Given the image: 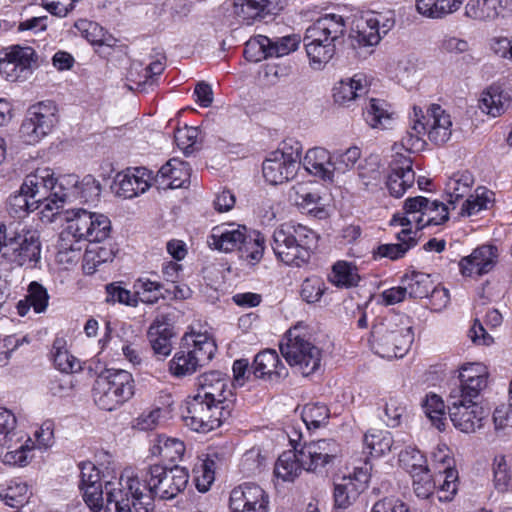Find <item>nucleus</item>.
I'll return each mask as SVG.
<instances>
[{"label": "nucleus", "mask_w": 512, "mask_h": 512, "mask_svg": "<svg viewBox=\"0 0 512 512\" xmlns=\"http://www.w3.org/2000/svg\"><path fill=\"white\" fill-rule=\"evenodd\" d=\"M189 474L184 467L150 465L135 473L125 468L117 482L106 484L108 509L115 512H153L154 499L171 500L183 492L188 484Z\"/></svg>", "instance_id": "f257e3e1"}, {"label": "nucleus", "mask_w": 512, "mask_h": 512, "mask_svg": "<svg viewBox=\"0 0 512 512\" xmlns=\"http://www.w3.org/2000/svg\"><path fill=\"white\" fill-rule=\"evenodd\" d=\"M375 353L382 358H402L414 341L411 319L403 314H391L376 323L371 332Z\"/></svg>", "instance_id": "f03ea898"}, {"label": "nucleus", "mask_w": 512, "mask_h": 512, "mask_svg": "<svg viewBox=\"0 0 512 512\" xmlns=\"http://www.w3.org/2000/svg\"><path fill=\"white\" fill-rule=\"evenodd\" d=\"M316 242V233L308 227L285 223L274 230L271 247L278 260L300 267L309 261Z\"/></svg>", "instance_id": "7ed1b4c3"}, {"label": "nucleus", "mask_w": 512, "mask_h": 512, "mask_svg": "<svg viewBox=\"0 0 512 512\" xmlns=\"http://www.w3.org/2000/svg\"><path fill=\"white\" fill-rule=\"evenodd\" d=\"M216 349L214 340L206 334H185L169 362V371L177 378L192 375L211 361Z\"/></svg>", "instance_id": "20e7f679"}, {"label": "nucleus", "mask_w": 512, "mask_h": 512, "mask_svg": "<svg viewBox=\"0 0 512 512\" xmlns=\"http://www.w3.org/2000/svg\"><path fill=\"white\" fill-rule=\"evenodd\" d=\"M345 23L341 16L336 14H327L319 18L310 27L307 28L304 36V44L307 56L314 69H320L327 64L334 56L335 43H315L320 36L332 34V40H338L344 35Z\"/></svg>", "instance_id": "39448f33"}, {"label": "nucleus", "mask_w": 512, "mask_h": 512, "mask_svg": "<svg viewBox=\"0 0 512 512\" xmlns=\"http://www.w3.org/2000/svg\"><path fill=\"white\" fill-rule=\"evenodd\" d=\"M134 379L125 370H108L100 374L93 385L94 403L103 410L113 411L134 395Z\"/></svg>", "instance_id": "423d86ee"}, {"label": "nucleus", "mask_w": 512, "mask_h": 512, "mask_svg": "<svg viewBox=\"0 0 512 512\" xmlns=\"http://www.w3.org/2000/svg\"><path fill=\"white\" fill-rule=\"evenodd\" d=\"M280 351L287 363L303 376L313 374L320 367L321 350L296 327L286 332Z\"/></svg>", "instance_id": "0eeeda50"}, {"label": "nucleus", "mask_w": 512, "mask_h": 512, "mask_svg": "<svg viewBox=\"0 0 512 512\" xmlns=\"http://www.w3.org/2000/svg\"><path fill=\"white\" fill-rule=\"evenodd\" d=\"M403 210L404 215L394 216L393 222L401 226L415 224L418 230L430 225H441L449 219L448 207L443 202L423 196L407 198Z\"/></svg>", "instance_id": "6e6552de"}, {"label": "nucleus", "mask_w": 512, "mask_h": 512, "mask_svg": "<svg viewBox=\"0 0 512 512\" xmlns=\"http://www.w3.org/2000/svg\"><path fill=\"white\" fill-rule=\"evenodd\" d=\"M231 415L228 404L222 406L215 402L209 403L195 396L189 398L183 420L186 426L200 433H208L226 421Z\"/></svg>", "instance_id": "1a4fd4ad"}, {"label": "nucleus", "mask_w": 512, "mask_h": 512, "mask_svg": "<svg viewBox=\"0 0 512 512\" xmlns=\"http://www.w3.org/2000/svg\"><path fill=\"white\" fill-rule=\"evenodd\" d=\"M395 24L393 17L381 13L365 12L355 16L349 38L353 48L377 45L382 35H386Z\"/></svg>", "instance_id": "9d476101"}, {"label": "nucleus", "mask_w": 512, "mask_h": 512, "mask_svg": "<svg viewBox=\"0 0 512 512\" xmlns=\"http://www.w3.org/2000/svg\"><path fill=\"white\" fill-rule=\"evenodd\" d=\"M56 122V107L52 102L35 104L22 122L21 137L27 144H35L51 132Z\"/></svg>", "instance_id": "9b49d317"}, {"label": "nucleus", "mask_w": 512, "mask_h": 512, "mask_svg": "<svg viewBox=\"0 0 512 512\" xmlns=\"http://www.w3.org/2000/svg\"><path fill=\"white\" fill-rule=\"evenodd\" d=\"M71 219V231L78 233L83 241L102 242L111 232V222L104 214L92 213L85 209L68 212Z\"/></svg>", "instance_id": "f8f14e48"}, {"label": "nucleus", "mask_w": 512, "mask_h": 512, "mask_svg": "<svg viewBox=\"0 0 512 512\" xmlns=\"http://www.w3.org/2000/svg\"><path fill=\"white\" fill-rule=\"evenodd\" d=\"M462 396H449V416L458 430L464 433H474L483 426L487 417L486 410L477 402L461 399Z\"/></svg>", "instance_id": "ddd939ff"}, {"label": "nucleus", "mask_w": 512, "mask_h": 512, "mask_svg": "<svg viewBox=\"0 0 512 512\" xmlns=\"http://www.w3.org/2000/svg\"><path fill=\"white\" fill-rule=\"evenodd\" d=\"M37 55L32 47L12 46L0 58V74L8 81H23L31 74Z\"/></svg>", "instance_id": "4468645a"}, {"label": "nucleus", "mask_w": 512, "mask_h": 512, "mask_svg": "<svg viewBox=\"0 0 512 512\" xmlns=\"http://www.w3.org/2000/svg\"><path fill=\"white\" fill-rule=\"evenodd\" d=\"M230 378L220 371H210L200 375L197 378V398L215 402L216 404L226 406L232 403L233 392L230 388Z\"/></svg>", "instance_id": "2eb2a0df"}, {"label": "nucleus", "mask_w": 512, "mask_h": 512, "mask_svg": "<svg viewBox=\"0 0 512 512\" xmlns=\"http://www.w3.org/2000/svg\"><path fill=\"white\" fill-rule=\"evenodd\" d=\"M488 371L481 363H468L461 367L459 386L452 389L449 396H462L461 399L477 401L487 386Z\"/></svg>", "instance_id": "dca6fc26"}, {"label": "nucleus", "mask_w": 512, "mask_h": 512, "mask_svg": "<svg viewBox=\"0 0 512 512\" xmlns=\"http://www.w3.org/2000/svg\"><path fill=\"white\" fill-rule=\"evenodd\" d=\"M268 495L256 484H243L230 493L231 512H268Z\"/></svg>", "instance_id": "f3484780"}, {"label": "nucleus", "mask_w": 512, "mask_h": 512, "mask_svg": "<svg viewBox=\"0 0 512 512\" xmlns=\"http://www.w3.org/2000/svg\"><path fill=\"white\" fill-rule=\"evenodd\" d=\"M370 480L368 468H355L352 474L343 476L334 488V501L337 508H348L365 491Z\"/></svg>", "instance_id": "a211bd4d"}, {"label": "nucleus", "mask_w": 512, "mask_h": 512, "mask_svg": "<svg viewBox=\"0 0 512 512\" xmlns=\"http://www.w3.org/2000/svg\"><path fill=\"white\" fill-rule=\"evenodd\" d=\"M412 167L413 161L409 156L399 152L393 156L386 181L387 189L392 196L399 198L412 187L415 181V172Z\"/></svg>", "instance_id": "6ab92c4d"}, {"label": "nucleus", "mask_w": 512, "mask_h": 512, "mask_svg": "<svg viewBox=\"0 0 512 512\" xmlns=\"http://www.w3.org/2000/svg\"><path fill=\"white\" fill-rule=\"evenodd\" d=\"M54 184L53 171L49 168H41L26 176L21 185V190L28 193L31 199L37 201L39 206L43 205L44 210H46L47 204H50L49 200L54 198V195H52Z\"/></svg>", "instance_id": "aec40b11"}, {"label": "nucleus", "mask_w": 512, "mask_h": 512, "mask_svg": "<svg viewBox=\"0 0 512 512\" xmlns=\"http://www.w3.org/2000/svg\"><path fill=\"white\" fill-rule=\"evenodd\" d=\"M498 258V249L493 245H482L459 262L460 272L463 276H482L490 272Z\"/></svg>", "instance_id": "412c9836"}, {"label": "nucleus", "mask_w": 512, "mask_h": 512, "mask_svg": "<svg viewBox=\"0 0 512 512\" xmlns=\"http://www.w3.org/2000/svg\"><path fill=\"white\" fill-rule=\"evenodd\" d=\"M246 235L247 230L244 226L234 223L221 224L213 227L207 237V244L212 249L228 253L239 249Z\"/></svg>", "instance_id": "4be33fe9"}, {"label": "nucleus", "mask_w": 512, "mask_h": 512, "mask_svg": "<svg viewBox=\"0 0 512 512\" xmlns=\"http://www.w3.org/2000/svg\"><path fill=\"white\" fill-rule=\"evenodd\" d=\"M426 119H423L424 123L427 124V135L430 141L437 145L446 143L452 134V120L450 114H448L440 105H430L426 113H424Z\"/></svg>", "instance_id": "5701e85b"}, {"label": "nucleus", "mask_w": 512, "mask_h": 512, "mask_svg": "<svg viewBox=\"0 0 512 512\" xmlns=\"http://www.w3.org/2000/svg\"><path fill=\"white\" fill-rule=\"evenodd\" d=\"M150 187V171L138 167L133 171L118 173L114 181V189L117 195L124 198H133L144 193Z\"/></svg>", "instance_id": "b1692460"}, {"label": "nucleus", "mask_w": 512, "mask_h": 512, "mask_svg": "<svg viewBox=\"0 0 512 512\" xmlns=\"http://www.w3.org/2000/svg\"><path fill=\"white\" fill-rule=\"evenodd\" d=\"M283 5L284 0H234V13L251 24L265 15L277 14Z\"/></svg>", "instance_id": "393cba45"}, {"label": "nucleus", "mask_w": 512, "mask_h": 512, "mask_svg": "<svg viewBox=\"0 0 512 512\" xmlns=\"http://www.w3.org/2000/svg\"><path fill=\"white\" fill-rule=\"evenodd\" d=\"M147 335L156 355L165 358L171 354L173 348L172 340L176 334L166 315L158 316L153 321Z\"/></svg>", "instance_id": "a878e982"}, {"label": "nucleus", "mask_w": 512, "mask_h": 512, "mask_svg": "<svg viewBox=\"0 0 512 512\" xmlns=\"http://www.w3.org/2000/svg\"><path fill=\"white\" fill-rule=\"evenodd\" d=\"M22 239L12 247L13 261L19 266L33 267L40 260L41 244L39 232L35 229L22 234Z\"/></svg>", "instance_id": "bb28decb"}, {"label": "nucleus", "mask_w": 512, "mask_h": 512, "mask_svg": "<svg viewBox=\"0 0 512 512\" xmlns=\"http://www.w3.org/2000/svg\"><path fill=\"white\" fill-rule=\"evenodd\" d=\"M253 373L257 378L267 377L271 381H277L285 378L288 375V370L281 363L277 352L267 349L255 356Z\"/></svg>", "instance_id": "cd10ccee"}, {"label": "nucleus", "mask_w": 512, "mask_h": 512, "mask_svg": "<svg viewBox=\"0 0 512 512\" xmlns=\"http://www.w3.org/2000/svg\"><path fill=\"white\" fill-rule=\"evenodd\" d=\"M302 164L310 174L324 181H333L332 153L328 150L321 147L309 149Z\"/></svg>", "instance_id": "c85d7f7f"}, {"label": "nucleus", "mask_w": 512, "mask_h": 512, "mask_svg": "<svg viewBox=\"0 0 512 512\" xmlns=\"http://www.w3.org/2000/svg\"><path fill=\"white\" fill-rule=\"evenodd\" d=\"M189 177V165L177 159H171L159 169L156 182L163 188L176 189L183 187Z\"/></svg>", "instance_id": "c756f323"}, {"label": "nucleus", "mask_w": 512, "mask_h": 512, "mask_svg": "<svg viewBox=\"0 0 512 512\" xmlns=\"http://www.w3.org/2000/svg\"><path fill=\"white\" fill-rule=\"evenodd\" d=\"M367 81L362 74L340 80L333 88L335 103L346 106L351 101L367 93Z\"/></svg>", "instance_id": "7c9ffc66"}, {"label": "nucleus", "mask_w": 512, "mask_h": 512, "mask_svg": "<svg viewBox=\"0 0 512 512\" xmlns=\"http://www.w3.org/2000/svg\"><path fill=\"white\" fill-rule=\"evenodd\" d=\"M508 0H470L465 15L474 20L491 21L504 16Z\"/></svg>", "instance_id": "2f4dec72"}, {"label": "nucleus", "mask_w": 512, "mask_h": 512, "mask_svg": "<svg viewBox=\"0 0 512 512\" xmlns=\"http://www.w3.org/2000/svg\"><path fill=\"white\" fill-rule=\"evenodd\" d=\"M279 153L271 152L262 165L263 176L273 185L282 184L293 179L297 171Z\"/></svg>", "instance_id": "473e14b6"}, {"label": "nucleus", "mask_w": 512, "mask_h": 512, "mask_svg": "<svg viewBox=\"0 0 512 512\" xmlns=\"http://www.w3.org/2000/svg\"><path fill=\"white\" fill-rule=\"evenodd\" d=\"M478 106L483 113L498 117L510 108L511 99L500 86L492 85L482 92Z\"/></svg>", "instance_id": "72a5a7b5"}, {"label": "nucleus", "mask_w": 512, "mask_h": 512, "mask_svg": "<svg viewBox=\"0 0 512 512\" xmlns=\"http://www.w3.org/2000/svg\"><path fill=\"white\" fill-rule=\"evenodd\" d=\"M78 182V176L74 174L62 175L59 178H55L52 192L54 198L49 200L50 204H47L46 210H58L68 199H75L76 192L78 191Z\"/></svg>", "instance_id": "f704fd0d"}, {"label": "nucleus", "mask_w": 512, "mask_h": 512, "mask_svg": "<svg viewBox=\"0 0 512 512\" xmlns=\"http://www.w3.org/2000/svg\"><path fill=\"white\" fill-rule=\"evenodd\" d=\"M423 119H426L423 110L414 106L411 130L401 139L402 147L410 153L420 151L425 144L423 136L427 134L428 123H424Z\"/></svg>", "instance_id": "c9c22d12"}, {"label": "nucleus", "mask_w": 512, "mask_h": 512, "mask_svg": "<svg viewBox=\"0 0 512 512\" xmlns=\"http://www.w3.org/2000/svg\"><path fill=\"white\" fill-rule=\"evenodd\" d=\"M357 185L364 191H375L382 182V170L376 159L360 161L357 166Z\"/></svg>", "instance_id": "e433bc0d"}, {"label": "nucleus", "mask_w": 512, "mask_h": 512, "mask_svg": "<svg viewBox=\"0 0 512 512\" xmlns=\"http://www.w3.org/2000/svg\"><path fill=\"white\" fill-rule=\"evenodd\" d=\"M411 228H404L397 233L398 243L382 244L378 246L376 255L380 258L397 260L402 258L409 249L417 244V240L412 236Z\"/></svg>", "instance_id": "4c0bfd02"}, {"label": "nucleus", "mask_w": 512, "mask_h": 512, "mask_svg": "<svg viewBox=\"0 0 512 512\" xmlns=\"http://www.w3.org/2000/svg\"><path fill=\"white\" fill-rule=\"evenodd\" d=\"M68 225L59 236L58 242V259L60 262H74L79 256L82 250L81 242L78 238V233L71 231V219L67 216Z\"/></svg>", "instance_id": "58836bf2"}, {"label": "nucleus", "mask_w": 512, "mask_h": 512, "mask_svg": "<svg viewBox=\"0 0 512 512\" xmlns=\"http://www.w3.org/2000/svg\"><path fill=\"white\" fill-rule=\"evenodd\" d=\"M298 451H285L277 459L274 474L283 481H294L304 469Z\"/></svg>", "instance_id": "ea45409f"}, {"label": "nucleus", "mask_w": 512, "mask_h": 512, "mask_svg": "<svg viewBox=\"0 0 512 512\" xmlns=\"http://www.w3.org/2000/svg\"><path fill=\"white\" fill-rule=\"evenodd\" d=\"M464 0H416L417 11L430 18H442L457 11Z\"/></svg>", "instance_id": "a19ab883"}, {"label": "nucleus", "mask_w": 512, "mask_h": 512, "mask_svg": "<svg viewBox=\"0 0 512 512\" xmlns=\"http://www.w3.org/2000/svg\"><path fill=\"white\" fill-rule=\"evenodd\" d=\"M401 283L405 285L410 298L422 299L429 296L434 282L429 274L419 271H412L405 274Z\"/></svg>", "instance_id": "79ce46f5"}, {"label": "nucleus", "mask_w": 512, "mask_h": 512, "mask_svg": "<svg viewBox=\"0 0 512 512\" xmlns=\"http://www.w3.org/2000/svg\"><path fill=\"white\" fill-rule=\"evenodd\" d=\"M393 113L386 101L371 98L364 112L366 122L372 128L386 129L392 122Z\"/></svg>", "instance_id": "37998d69"}, {"label": "nucleus", "mask_w": 512, "mask_h": 512, "mask_svg": "<svg viewBox=\"0 0 512 512\" xmlns=\"http://www.w3.org/2000/svg\"><path fill=\"white\" fill-rule=\"evenodd\" d=\"M151 452L153 455L161 456L164 460L176 462L181 460L185 452V445L178 439L160 435L152 446Z\"/></svg>", "instance_id": "c03bdc74"}, {"label": "nucleus", "mask_w": 512, "mask_h": 512, "mask_svg": "<svg viewBox=\"0 0 512 512\" xmlns=\"http://www.w3.org/2000/svg\"><path fill=\"white\" fill-rule=\"evenodd\" d=\"M364 444L370 450V454L377 457L390 452L392 447L397 448V441L393 439L391 433L382 430L365 434Z\"/></svg>", "instance_id": "a18cd8bd"}, {"label": "nucleus", "mask_w": 512, "mask_h": 512, "mask_svg": "<svg viewBox=\"0 0 512 512\" xmlns=\"http://www.w3.org/2000/svg\"><path fill=\"white\" fill-rule=\"evenodd\" d=\"M39 207L37 201L31 199L30 195L22 192L21 189L17 193L10 195L7 200V211L15 218H23Z\"/></svg>", "instance_id": "49530a36"}, {"label": "nucleus", "mask_w": 512, "mask_h": 512, "mask_svg": "<svg viewBox=\"0 0 512 512\" xmlns=\"http://www.w3.org/2000/svg\"><path fill=\"white\" fill-rule=\"evenodd\" d=\"M474 183V177L469 171L455 173L446 183V193L451 204L464 197Z\"/></svg>", "instance_id": "de8ad7c7"}, {"label": "nucleus", "mask_w": 512, "mask_h": 512, "mask_svg": "<svg viewBox=\"0 0 512 512\" xmlns=\"http://www.w3.org/2000/svg\"><path fill=\"white\" fill-rule=\"evenodd\" d=\"M493 192L485 187H478L474 194H471L463 203L460 214L462 216H472L482 210H486L493 200Z\"/></svg>", "instance_id": "09e8293b"}, {"label": "nucleus", "mask_w": 512, "mask_h": 512, "mask_svg": "<svg viewBox=\"0 0 512 512\" xmlns=\"http://www.w3.org/2000/svg\"><path fill=\"white\" fill-rule=\"evenodd\" d=\"M52 355L55 367L63 373H74L81 369L80 362L64 349L62 339L54 341Z\"/></svg>", "instance_id": "8fccbe9b"}, {"label": "nucleus", "mask_w": 512, "mask_h": 512, "mask_svg": "<svg viewBox=\"0 0 512 512\" xmlns=\"http://www.w3.org/2000/svg\"><path fill=\"white\" fill-rule=\"evenodd\" d=\"M264 237L260 233H254L253 235H246V239L243 244L239 247L240 257L250 264L258 263L264 253Z\"/></svg>", "instance_id": "3c124183"}, {"label": "nucleus", "mask_w": 512, "mask_h": 512, "mask_svg": "<svg viewBox=\"0 0 512 512\" xmlns=\"http://www.w3.org/2000/svg\"><path fill=\"white\" fill-rule=\"evenodd\" d=\"M289 200L303 209L312 210L315 208L320 197L317 193L311 190L309 184L297 183L292 186L288 193Z\"/></svg>", "instance_id": "603ef678"}, {"label": "nucleus", "mask_w": 512, "mask_h": 512, "mask_svg": "<svg viewBox=\"0 0 512 512\" xmlns=\"http://www.w3.org/2000/svg\"><path fill=\"white\" fill-rule=\"evenodd\" d=\"M134 289L135 297L146 304H154L164 297L162 284L148 278H139L134 284Z\"/></svg>", "instance_id": "864d4df0"}, {"label": "nucleus", "mask_w": 512, "mask_h": 512, "mask_svg": "<svg viewBox=\"0 0 512 512\" xmlns=\"http://www.w3.org/2000/svg\"><path fill=\"white\" fill-rule=\"evenodd\" d=\"M28 486L22 482H11L0 486V500L12 508L23 507L27 500Z\"/></svg>", "instance_id": "5fc2aeb1"}, {"label": "nucleus", "mask_w": 512, "mask_h": 512, "mask_svg": "<svg viewBox=\"0 0 512 512\" xmlns=\"http://www.w3.org/2000/svg\"><path fill=\"white\" fill-rule=\"evenodd\" d=\"M302 420L309 430L325 425L329 418V409L320 403L306 404L302 410Z\"/></svg>", "instance_id": "6e6d98bb"}, {"label": "nucleus", "mask_w": 512, "mask_h": 512, "mask_svg": "<svg viewBox=\"0 0 512 512\" xmlns=\"http://www.w3.org/2000/svg\"><path fill=\"white\" fill-rule=\"evenodd\" d=\"M423 410L432 425L442 430L446 419L445 404L442 398L436 394L427 395L423 403Z\"/></svg>", "instance_id": "4d7b16f0"}, {"label": "nucleus", "mask_w": 512, "mask_h": 512, "mask_svg": "<svg viewBox=\"0 0 512 512\" xmlns=\"http://www.w3.org/2000/svg\"><path fill=\"white\" fill-rule=\"evenodd\" d=\"M272 45L271 38L258 35L250 39L244 49V55L248 61L259 62L270 57L269 46Z\"/></svg>", "instance_id": "13d9d810"}, {"label": "nucleus", "mask_w": 512, "mask_h": 512, "mask_svg": "<svg viewBox=\"0 0 512 512\" xmlns=\"http://www.w3.org/2000/svg\"><path fill=\"white\" fill-rule=\"evenodd\" d=\"M361 150L358 147H350L345 151L337 150L332 153L333 173H345L360 160Z\"/></svg>", "instance_id": "bf43d9fd"}, {"label": "nucleus", "mask_w": 512, "mask_h": 512, "mask_svg": "<svg viewBox=\"0 0 512 512\" xmlns=\"http://www.w3.org/2000/svg\"><path fill=\"white\" fill-rule=\"evenodd\" d=\"M330 280L337 286L351 287L358 283L359 276L351 264L339 261L334 264Z\"/></svg>", "instance_id": "052dcab7"}, {"label": "nucleus", "mask_w": 512, "mask_h": 512, "mask_svg": "<svg viewBox=\"0 0 512 512\" xmlns=\"http://www.w3.org/2000/svg\"><path fill=\"white\" fill-rule=\"evenodd\" d=\"M31 228L19 221H10L8 223L0 222V241L2 247H14Z\"/></svg>", "instance_id": "680f3d73"}, {"label": "nucleus", "mask_w": 512, "mask_h": 512, "mask_svg": "<svg viewBox=\"0 0 512 512\" xmlns=\"http://www.w3.org/2000/svg\"><path fill=\"white\" fill-rule=\"evenodd\" d=\"M413 479V490L417 497L428 499L434 492L436 487V479L430 473L428 468L416 471L411 474Z\"/></svg>", "instance_id": "e2e57ef3"}, {"label": "nucleus", "mask_w": 512, "mask_h": 512, "mask_svg": "<svg viewBox=\"0 0 512 512\" xmlns=\"http://www.w3.org/2000/svg\"><path fill=\"white\" fill-rule=\"evenodd\" d=\"M399 463L410 475L428 468L424 455L417 448L411 446L400 451Z\"/></svg>", "instance_id": "0e129e2a"}, {"label": "nucleus", "mask_w": 512, "mask_h": 512, "mask_svg": "<svg viewBox=\"0 0 512 512\" xmlns=\"http://www.w3.org/2000/svg\"><path fill=\"white\" fill-rule=\"evenodd\" d=\"M78 191L76 192L75 199L83 202H96L99 200L101 194V185L92 175H86L78 182Z\"/></svg>", "instance_id": "69168bd1"}, {"label": "nucleus", "mask_w": 512, "mask_h": 512, "mask_svg": "<svg viewBox=\"0 0 512 512\" xmlns=\"http://www.w3.org/2000/svg\"><path fill=\"white\" fill-rule=\"evenodd\" d=\"M437 477L438 481H442L438 490L439 501H451L457 492V471L451 468L440 472Z\"/></svg>", "instance_id": "338daca9"}, {"label": "nucleus", "mask_w": 512, "mask_h": 512, "mask_svg": "<svg viewBox=\"0 0 512 512\" xmlns=\"http://www.w3.org/2000/svg\"><path fill=\"white\" fill-rule=\"evenodd\" d=\"M298 452L299 460L302 461L301 463L306 471L318 472L330 463L329 460L323 459L322 454L319 452L316 451V453H314L308 443H305Z\"/></svg>", "instance_id": "774afa93"}]
</instances>
